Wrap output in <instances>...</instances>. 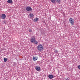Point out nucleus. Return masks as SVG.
Segmentation results:
<instances>
[{"mask_svg":"<svg viewBox=\"0 0 80 80\" xmlns=\"http://www.w3.org/2000/svg\"><path fill=\"white\" fill-rule=\"evenodd\" d=\"M37 48L38 50L39 51V52H41V51L43 50V46L42 44H39L38 45Z\"/></svg>","mask_w":80,"mask_h":80,"instance_id":"nucleus-1","label":"nucleus"},{"mask_svg":"<svg viewBox=\"0 0 80 80\" xmlns=\"http://www.w3.org/2000/svg\"><path fill=\"white\" fill-rule=\"evenodd\" d=\"M69 22L72 25H74V19L73 18H71L69 19Z\"/></svg>","mask_w":80,"mask_h":80,"instance_id":"nucleus-2","label":"nucleus"},{"mask_svg":"<svg viewBox=\"0 0 80 80\" xmlns=\"http://www.w3.org/2000/svg\"><path fill=\"white\" fill-rule=\"evenodd\" d=\"M35 41V37L34 36H33V38L31 39V42L32 43H34Z\"/></svg>","mask_w":80,"mask_h":80,"instance_id":"nucleus-3","label":"nucleus"},{"mask_svg":"<svg viewBox=\"0 0 80 80\" xmlns=\"http://www.w3.org/2000/svg\"><path fill=\"white\" fill-rule=\"evenodd\" d=\"M26 10H27V11H31L32 10V8H31V7H28L26 8Z\"/></svg>","mask_w":80,"mask_h":80,"instance_id":"nucleus-4","label":"nucleus"},{"mask_svg":"<svg viewBox=\"0 0 80 80\" xmlns=\"http://www.w3.org/2000/svg\"><path fill=\"white\" fill-rule=\"evenodd\" d=\"M1 18L2 19H4L5 20L6 18V15L4 14H2L1 15Z\"/></svg>","mask_w":80,"mask_h":80,"instance_id":"nucleus-5","label":"nucleus"},{"mask_svg":"<svg viewBox=\"0 0 80 80\" xmlns=\"http://www.w3.org/2000/svg\"><path fill=\"white\" fill-rule=\"evenodd\" d=\"M48 78H50V79H52L53 78V75H48Z\"/></svg>","mask_w":80,"mask_h":80,"instance_id":"nucleus-6","label":"nucleus"},{"mask_svg":"<svg viewBox=\"0 0 80 80\" xmlns=\"http://www.w3.org/2000/svg\"><path fill=\"white\" fill-rule=\"evenodd\" d=\"M38 59V57L36 56H33V60L34 61H36Z\"/></svg>","mask_w":80,"mask_h":80,"instance_id":"nucleus-7","label":"nucleus"},{"mask_svg":"<svg viewBox=\"0 0 80 80\" xmlns=\"http://www.w3.org/2000/svg\"><path fill=\"white\" fill-rule=\"evenodd\" d=\"M36 69V70L38 71H39V70H40V67H36L35 68Z\"/></svg>","mask_w":80,"mask_h":80,"instance_id":"nucleus-8","label":"nucleus"},{"mask_svg":"<svg viewBox=\"0 0 80 80\" xmlns=\"http://www.w3.org/2000/svg\"><path fill=\"white\" fill-rule=\"evenodd\" d=\"M7 2L9 3H13V1L12 0H8L7 1Z\"/></svg>","mask_w":80,"mask_h":80,"instance_id":"nucleus-9","label":"nucleus"},{"mask_svg":"<svg viewBox=\"0 0 80 80\" xmlns=\"http://www.w3.org/2000/svg\"><path fill=\"white\" fill-rule=\"evenodd\" d=\"M29 16H30V18H32V17H33L34 16V15H33V14L32 13H31L29 14Z\"/></svg>","mask_w":80,"mask_h":80,"instance_id":"nucleus-10","label":"nucleus"},{"mask_svg":"<svg viewBox=\"0 0 80 80\" xmlns=\"http://www.w3.org/2000/svg\"><path fill=\"white\" fill-rule=\"evenodd\" d=\"M38 18H36L35 19H34V22H37V21H38Z\"/></svg>","mask_w":80,"mask_h":80,"instance_id":"nucleus-11","label":"nucleus"},{"mask_svg":"<svg viewBox=\"0 0 80 80\" xmlns=\"http://www.w3.org/2000/svg\"><path fill=\"white\" fill-rule=\"evenodd\" d=\"M7 61V59L6 58H4V62H6Z\"/></svg>","mask_w":80,"mask_h":80,"instance_id":"nucleus-12","label":"nucleus"},{"mask_svg":"<svg viewBox=\"0 0 80 80\" xmlns=\"http://www.w3.org/2000/svg\"><path fill=\"white\" fill-rule=\"evenodd\" d=\"M55 1L56 0H51V2L53 3H55Z\"/></svg>","mask_w":80,"mask_h":80,"instance_id":"nucleus-13","label":"nucleus"},{"mask_svg":"<svg viewBox=\"0 0 80 80\" xmlns=\"http://www.w3.org/2000/svg\"><path fill=\"white\" fill-rule=\"evenodd\" d=\"M57 2L58 3H60L61 1L60 0H56Z\"/></svg>","mask_w":80,"mask_h":80,"instance_id":"nucleus-14","label":"nucleus"},{"mask_svg":"<svg viewBox=\"0 0 80 80\" xmlns=\"http://www.w3.org/2000/svg\"><path fill=\"white\" fill-rule=\"evenodd\" d=\"M54 52L55 53H58V51H57V50H55Z\"/></svg>","mask_w":80,"mask_h":80,"instance_id":"nucleus-15","label":"nucleus"},{"mask_svg":"<svg viewBox=\"0 0 80 80\" xmlns=\"http://www.w3.org/2000/svg\"><path fill=\"white\" fill-rule=\"evenodd\" d=\"M34 43L35 44H37L38 43V42L37 41H35Z\"/></svg>","mask_w":80,"mask_h":80,"instance_id":"nucleus-16","label":"nucleus"},{"mask_svg":"<svg viewBox=\"0 0 80 80\" xmlns=\"http://www.w3.org/2000/svg\"><path fill=\"white\" fill-rule=\"evenodd\" d=\"M3 23H4V24H6V21H3Z\"/></svg>","mask_w":80,"mask_h":80,"instance_id":"nucleus-17","label":"nucleus"},{"mask_svg":"<svg viewBox=\"0 0 80 80\" xmlns=\"http://www.w3.org/2000/svg\"><path fill=\"white\" fill-rule=\"evenodd\" d=\"M29 32H32V30L30 29L29 31Z\"/></svg>","mask_w":80,"mask_h":80,"instance_id":"nucleus-18","label":"nucleus"},{"mask_svg":"<svg viewBox=\"0 0 80 80\" xmlns=\"http://www.w3.org/2000/svg\"><path fill=\"white\" fill-rule=\"evenodd\" d=\"M78 68L79 69H80V65L78 66Z\"/></svg>","mask_w":80,"mask_h":80,"instance_id":"nucleus-19","label":"nucleus"}]
</instances>
